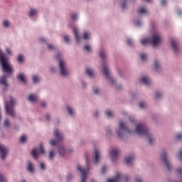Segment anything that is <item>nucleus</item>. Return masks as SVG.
<instances>
[{
  "mask_svg": "<svg viewBox=\"0 0 182 182\" xmlns=\"http://www.w3.org/2000/svg\"><path fill=\"white\" fill-rule=\"evenodd\" d=\"M46 120H49V119H50V117L49 116V114H47L46 116Z\"/></svg>",
  "mask_w": 182,
  "mask_h": 182,
  "instance_id": "obj_60",
  "label": "nucleus"
},
{
  "mask_svg": "<svg viewBox=\"0 0 182 182\" xmlns=\"http://www.w3.org/2000/svg\"><path fill=\"white\" fill-rule=\"evenodd\" d=\"M136 182H143V180L140 178H136Z\"/></svg>",
  "mask_w": 182,
  "mask_h": 182,
  "instance_id": "obj_54",
  "label": "nucleus"
},
{
  "mask_svg": "<svg viewBox=\"0 0 182 182\" xmlns=\"http://www.w3.org/2000/svg\"><path fill=\"white\" fill-rule=\"evenodd\" d=\"M17 60L18 62H19L20 63H21V62H23V57L22 56V55H19L17 58Z\"/></svg>",
  "mask_w": 182,
  "mask_h": 182,
  "instance_id": "obj_34",
  "label": "nucleus"
},
{
  "mask_svg": "<svg viewBox=\"0 0 182 182\" xmlns=\"http://www.w3.org/2000/svg\"><path fill=\"white\" fill-rule=\"evenodd\" d=\"M25 141H26V136L23 135L20 138V143H25Z\"/></svg>",
  "mask_w": 182,
  "mask_h": 182,
  "instance_id": "obj_32",
  "label": "nucleus"
},
{
  "mask_svg": "<svg viewBox=\"0 0 182 182\" xmlns=\"http://www.w3.org/2000/svg\"><path fill=\"white\" fill-rule=\"evenodd\" d=\"M94 93H95V95H98V94H99V90H97V89H94Z\"/></svg>",
  "mask_w": 182,
  "mask_h": 182,
  "instance_id": "obj_56",
  "label": "nucleus"
},
{
  "mask_svg": "<svg viewBox=\"0 0 182 182\" xmlns=\"http://www.w3.org/2000/svg\"><path fill=\"white\" fill-rule=\"evenodd\" d=\"M178 158L182 161V150L178 151Z\"/></svg>",
  "mask_w": 182,
  "mask_h": 182,
  "instance_id": "obj_44",
  "label": "nucleus"
},
{
  "mask_svg": "<svg viewBox=\"0 0 182 182\" xmlns=\"http://www.w3.org/2000/svg\"><path fill=\"white\" fill-rule=\"evenodd\" d=\"M161 36L159 33H156L154 34L151 39L144 38L141 40V45H147V43H150L153 46H157L161 43Z\"/></svg>",
  "mask_w": 182,
  "mask_h": 182,
  "instance_id": "obj_3",
  "label": "nucleus"
},
{
  "mask_svg": "<svg viewBox=\"0 0 182 182\" xmlns=\"http://www.w3.org/2000/svg\"><path fill=\"white\" fill-rule=\"evenodd\" d=\"M69 178H70V176H68V179L69 180Z\"/></svg>",
  "mask_w": 182,
  "mask_h": 182,
  "instance_id": "obj_63",
  "label": "nucleus"
},
{
  "mask_svg": "<svg viewBox=\"0 0 182 182\" xmlns=\"http://www.w3.org/2000/svg\"><path fill=\"white\" fill-rule=\"evenodd\" d=\"M74 35L76 42H79V41H80V37H79V31L77 28H74Z\"/></svg>",
  "mask_w": 182,
  "mask_h": 182,
  "instance_id": "obj_21",
  "label": "nucleus"
},
{
  "mask_svg": "<svg viewBox=\"0 0 182 182\" xmlns=\"http://www.w3.org/2000/svg\"><path fill=\"white\" fill-rule=\"evenodd\" d=\"M71 18L73 20L76 19L77 18V14H74L71 15Z\"/></svg>",
  "mask_w": 182,
  "mask_h": 182,
  "instance_id": "obj_48",
  "label": "nucleus"
},
{
  "mask_svg": "<svg viewBox=\"0 0 182 182\" xmlns=\"http://www.w3.org/2000/svg\"><path fill=\"white\" fill-rule=\"evenodd\" d=\"M39 146V148H35L31 151V154L36 159H38V156H39V154H45V149L43 148V145L40 144Z\"/></svg>",
  "mask_w": 182,
  "mask_h": 182,
  "instance_id": "obj_6",
  "label": "nucleus"
},
{
  "mask_svg": "<svg viewBox=\"0 0 182 182\" xmlns=\"http://www.w3.org/2000/svg\"><path fill=\"white\" fill-rule=\"evenodd\" d=\"M40 79L39 77L34 75L33 76V83H38L39 82Z\"/></svg>",
  "mask_w": 182,
  "mask_h": 182,
  "instance_id": "obj_29",
  "label": "nucleus"
},
{
  "mask_svg": "<svg viewBox=\"0 0 182 182\" xmlns=\"http://www.w3.org/2000/svg\"><path fill=\"white\" fill-rule=\"evenodd\" d=\"M140 82L141 83H143L144 85H150L151 83V80H150V78L147 77H142L141 79H140Z\"/></svg>",
  "mask_w": 182,
  "mask_h": 182,
  "instance_id": "obj_18",
  "label": "nucleus"
},
{
  "mask_svg": "<svg viewBox=\"0 0 182 182\" xmlns=\"http://www.w3.org/2000/svg\"><path fill=\"white\" fill-rule=\"evenodd\" d=\"M38 12V11L35 10V9H31L30 11V13H29V16H33L34 15H36V13Z\"/></svg>",
  "mask_w": 182,
  "mask_h": 182,
  "instance_id": "obj_30",
  "label": "nucleus"
},
{
  "mask_svg": "<svg viewBox=\"0 0 182 182\" xmlns=\"http://www.w3.org/2000/svg\"><path fill=\"white\" fill-rule=\"evenodd\" d=\"M161 157L162 159V161H164V164L166 165L167 170H170V162L167 159V154L166 151L161 154Z\"/></svg>",
  "mask_w": 182,
  "mask_h": 182,
  "instance_id": "obj_13",
  "label": "nucleus"
},
{
  "mask_svg": "<svg viewBox=\"0 0 182 182\" xmlns=\"http://www.w3.org/2000/svg\"><path fill=\"white\" fill-rule=\"evenodd\" d=\"M106 114L107 117H113V112L112 111H107Z\"/></svg>",
  "mask_w": 182,
  "mask_h": 182,
  "instance_id": "obj_33",
  "label": "nucleus"
},
{
  "mask_svg": "<svg viewBox=\"0 0 182 182\" xmlns=\"http://www.w3.org/2000/svg\"><path fill=\"white\" fill-rule=\"evenodd\" d=\"M54 135H55V137L57 138V140L56 141H50V146H56V144H58V143H59V141H62L63 139V136H62V133H60L59 132V130L58 129H55L54 131Z\"/></svg>",
  "mask_w": 182,
  "mask_h": 182,
  "instance_id": "obj_7",
  "label": "nucleus"
},
{
  "mask_svg": "<svg viewBox=\"0 0 182 182\" xmlns=\"http://www.w3.org/2000/svg\"><path fill=\"white\" fill-rule=\"evenodd\" d=\"M146 2H151V0H144Z\"/></svg>",
  "mask_w": 182,
  "mask_h": 182,
  "instance_id": "obj_62",
  "label": "nucleus"
},
{
  "mask_svg": "<svg viewBox=\"0 0 182 182\" xmlns=\"http://www.w3.org/2000/svg\"><path fill=\"white\" fill-rule=\"evenodd\" d=\"M121 180L127 182L128 178L127 176L118 173L113 179H108L107 182H119Z\"/></svg>",
  "mask_w": 182,
  "mask_h": 182,
  "instance_id": "obj_10",
  "label": "nucleus"
},
{
  "mask_svg": "<svg viewBox=\"0 0 182 182\" xmlns=\"http://www.w3.org/2000/svg\"><path fill=\"white\" fill-rule=\"evenodd\" d=\"M124 132H127V133H132V132L129 131L127 127L124 125V123L123 122H120L119 129L117 132V134L119 137H122Z\"/></svg>",
  "mask_w": 182,
  "mask_h": 182,
  "instance_id": "obj_8",
  "label": "nucleus"
},
{
  "mask_svg": "<svg viewBox=\"0 0 182 182\" xmlns=\"http://www.w3.org/2000/svg\"><path fill=\"white\" fill-rule=\"evenodd\" d=\"M122 9H124V8H126V1H122Z\"/></svg>",
  "mask_w": 182,
  "mask_h": 182,
  "instance_id": "obj_45",
  "label": "nucleus"
},
{
  "mask_svg": "<svg viewBox=\"0 0 182 182\" xmlns=\"http://www.w3.org/2000/svg\"><path fill=\"white\" fill-rule=\"evenodd\" d=\"M176 139H177L178 140H181V139H182V135H181V134H178V135H176Z\"/></svg>",
  "mask_w": 182,
  "mask_h": 182,
  "instance_id": "obj_51",
  "label": "nucleus"
},
{
  "mask_svg": "<svg viewBox=\"0 0 182 182\" xmlns=\"http://www.w3.org/2000/svg\"><path fill=\"white\" fill-rule=\"evenodd\" d=\"M138 14H147V10L144 8H141L138 10Z\"/></svg>",
  "mask_w": 182,
  "mask_h": 182,
  "instance_id": "obj_28",
  "label": "nucleus"
},
{
  "mask_svg": "<svg viewBox=\"0 0 182 182\" xmlns=\"http://www.w3.org/2000/svg\"><path fill=\"white\" fill-rule=\"evenodd\" d=\"M166 4V0H161V4L164 5Z\"/></svg>",
  "mask_w": 182,
  "mask_h": 182,
  "instance_id": "obj_58",
  "label": "nucleus"
},
{
  "mask_svg": "<svg viewBox=\"0 0 182 182\" xmlns=\"http://www.w3.org/2000/svg\"><path fill=\"white\" fill-rule=\"evenodd\" d=\"M90 35L87 33V32H85L83 33V39H89Z\"/></svg>",
  "mask_w": 182,
  "mask_h": 182,
  "instance_id": "obj_38",
  "label": "nucleus"
},
{
  "mask_svg": "<svg viewBox=\"0 0 182 182\" xmlns=\"http://www.w3.org/2000/svg\"><path fill=\"white\" fill-rule=\"evenodd\" d=\"M6 52L9 55H12L11 52V50L9 48H6Z\"/></svg>",
  "mask_w": 182,
  "mask_h": 182,
  "instance_id": "obj_55",
  "label": "nucleus"
},
{
  "mask_svg": "<svg viewBox=\"0 0 182 182\" xmlns=\"http://www.w3.org/2000/svg\"><path fill=\"white\" fill-rule=\"evenodd\" d=\"M28 100L30 102H36V100H38V97H36V96H35L33 95H30L28 96Z\"/></svg>",
  "mask_w": 182,
  "mask_h": 182,
  "instance_id": "obj_23",
  "label": "nucleus"
},
{
  "mask_svg": "<svg viewBox=\"0 0 182 182\" xmlns=\"http://www.w3.org/2000/svg\"><path fill=\"white\" fill-rule=\"evenodd\" d=\"M154 65L155 70H159V68H160V65H159V63H157V61H155Z\"/></svg>",
  "mask_w": 182,
  "mask_h": 182,
  "instance_id": "obj_37",
  "label": "nucleus"
},
{
  "mask_svg": "<svg viewBox=\"0 0 182 182\" xmlns=\"http://www.w3.org/2000/svg\"><path fill=\"white\" fill-rule=\"evenodd\" d=\"M54 156H55V151H50L49 159H53Z\"/></svg>",
  "mask_w": 182,
  "mask_h": 182,
  "instance_id": "obj_40",
  "label": "nucleus"
},
{
  "mask_svg": "<svg viewBox=\"0 0 182 182\" xmlns=\"http://www.w3.org/2000/svg\"><path fill=\"white\" fill-rule=\"evenodd\" d=\"M77 170L81 172V182H86V175L87 174V171H89V168H82L78 166Z\"/></svg>",
  "mask_w": 182,
  "mask_h": 182,
  "instance_id": "obj_12",
  "label": "nucleus"
},
{
  "mask_svg": "<svg viewBox=\"0 0 182 182\" xmlns=\"http://www.w3.org/2000/svg\"><path fill=\"white\" fill-rule=\"evenodd\" d=\"M0 85H3L4 86V90H6L8 88V83L6 82V76L4 75L0 78Z\"/></svg>",
  "mask_w": 182,
  "mask_h": 182,
  "instance_id": "obj_15",
  "label": "nucleus"
},
{
  "mask_svg": "<svg viewBox=\"0 0 182 182\" xmlns=\"http://www.w3.org/2000/svg\"><path fill=\"white\" fill-rule=\"evenodd\" d=\"M0 63L2 68V71L4 73H12L14 72V68L8 62V59L5 58V55L2 53V51L0 50Z\"/></svg>",
  "mask_w": 182,
  "mask_h": 182,
  "instance_id": "obj_2",
  "label": "nucleus"
},
{
  "mask_svg": "<svg viewBox=\"0 0 182 182\" xmlns=\"http://www.w3.org/2000/svg\"><path fill=\"white\" fill-rule=\"evenodd\" d=\"M171 48L175 53L180 52V43L177 41L172 39L171 40Z\"/></svg>",
  "mask_w": 182,
  "mask_h": 182,
  "instance_id": "obj_11",
  "label": "nucleus"
},
{
  "mask_svg": "<svg viewBox=\"0 0 182 182\" xmlns=\"http://www.w3.org/2000/svg\"><path fill=\"white\" fill-rule=\"evenodd\" d=\"M112 160H114L115 159H117V156H119V150L118 149H113L110 152Z\"/></svg>",
  "mask_w": 182,
  "mask_h": 182,
  "instance_id": "obj_17",
  "label": "nucleus"
},
{
  "mask_svg": "<svg viewBox=\"0 0 182 182\" xmlns=\"http://www.w3.org/2000/svg\"><path fill=\"white\" fill-rule=\"evenodd\" d=\"M94 156L95 157L93 159V161L97 164V163H99V157H100V153L99 152V150H95Z\"/></svg>",
  "mask_w": 182,
  "mask_h": 182,
  "instance_id": "obj_16",
  "label": "nucleus"
},
{
  "mask_svg": "<svg viewBox=\"0 0 182 182\" xmlns=\"http://www.w3.org/2000/svg\"><path fill=\"white\" fill-rule=\"evenodd\" d=\"M0 153L1 160H4L8 153V149L4 145L0 144Z\"/></svg>",
  "mask_w": 182,
  "mask_h": 182,
  "instance_id": "obj_14",
  "label": "nucleus"
},
{
  "mask_svg": "<svg viewBox=\"0 0 182 182\" xmlns=\"http://www.w3.org/2000/svg\"><path fill=\"white\" fill-rule=\"evenodd\" d=\"M140 56H141V60H146V59H147V55L144 53L141 54Z\"/></svg>",
  "mask_w": 182,
  "mask_h": 182,
  "instance_id": "obj_36",
  "label": "nucleus"
},
{
  "mask_svg": "<svg viewBox=\"0 0 182 182\" xmlns=\"http://www.w3.org/2000/svg\"><path fill=\"white\" fill-rule=\"evenodd\" d=\"M136 133L140 136H146L149 144H151L153 137H151V134L149 132V129H147V127L144 124H139L136 126Z\"/></svg>",
  "mask_w": 182,
  "mask_h": 182,
  "instance_id": "obj_1",
  "label": "nucleus"
},
{
  "mask_svg": "<svg viewBox=\"0 0 182 182\" xmlns=\"http://www.w3.org/2000/svg\"><path fill=\"white\" fill-rule=\"evenodd\" d=\"M67 110L71 116H73V109L70 107H67Z\"/></svg>",
  "mask_w": 182,
  "mask_h": 182,
  "instance_id": "obj_31",
  "label": "nucleus"
},
{
  "mask_svg": "<svg viewBox=\"0 0 182 182\" xmlns=\"http://www.w3.org/2000/svg\"><path fill=\"white\" fill-rule=\"evenodd\" d=\"M176 173L177 174H182V168L177 169Z\"/></svg>",
  "mask_w": 182,
  "mask_h": 182,
  "instance_id": "obj_52",
  "label": "nucleus"
},
{
  "mask_svg": "<svg viewBox=\"0 0 182 182\" xmlns=\"http://www.w3.org/2000/svg\"><path fill=\"white\" fill-rule=\"evenodd\" d=\"M59 154L61 157H63L65 156V148L60 147L59 148Z\"/></svg>",
  "mask_w": 182,
  "mask_h": 182,
  "instance_id": "obj_24",
  "label": "nucleus"
},
{
  "mask_svg": "<svg viewBox=\"0 0 182 182\" xmlns=\"http://www.w3.org/2000/svg\"><path fill=\"white\" fill-rule=\"evenodd\" d=\"M0 182H6V178H5L2 174H0Z\"/></svg>",
  "mask_w": 182,
  "mask_h": 182,
  "instance_id": "obj_35",
  "label": "nucleus"
},
{
  "mask_svg": "<svg viewBox=\"0 0 182 182\" xmlns=\"http://www.w3.org/2000/svg\"><path fill=\"white\" fill-rule=\"evenodd\" d=\"M15 100L12 98V97H10V101L9 102H6L5 109L7 114L9 116H11V117H15L16 116V112H15Z\"/></svg>",
  "mask_w": 182,
  "mask_h": 182,
  "instance_id": "obj_4",
  "label": "nucleus"
},
{
  "mask_svg": "<svg viewBox=\"0 0 182 182\" xmlns=\"http://www.w3.org/2000/svg\"><path fill=\"white\" fill-rule=\"evenodd\" d=\"M133 160H134V156H131L127 157L125 159V163H126V164H127V166H130V164H132V161H133Z\"/></svg>",
  "mask_w": 182,
  "mask_h": 182,
  "instance_id": "obj_20",
  "label": "nucleus"
},
{
  "mask_svg": "<svg viewBox=\"0 0 182 182\" xmlns=\"http://www.w3.org/2000/svg\"><path fill=\"white\" fill-rule=\"evenodd\" d=\"M40 42L42 43V42H46V40L44 38H40Z\"/></svg>",
  "mask_w": 182,
  "mask_h": 182,
  "instance_id": "obj_59",
  "label": "nucleus"
},
{
  "mask_svg": "<svg viewBox=\"0 0 182 182\" xmlns=\"http://www.w3.org/2000/svg\"><path fill=\"white\" fill-rule=\"evenodd\" d=\"M64 41L65 42H69V36H64Z\"/></svg>",
  "mask_w": 182,
  "mask_h": 182,
  "instance_id": "obj_50",
  "label": "nucleus"
},
{
  "mask_svg": "<svg viewBox=\"0 0 182 182\" xmlns=\"http://www.w3.org/2000/svg\"><path fill=\"white\" fill-rule=\"evenodd\" d=\"M57 60H59V68L60 70V74L62 76H68L69 75V72L68 71V69H66V67L65 66V61L62 60L60 54H58L56 55Z\"/></svg>",
  "mask_w": 182,
  "mask_h": 182,
  "instance_id": "obj_5",
  "label": "nucleus"
},
{
  "mask_svg": "<svg viewBox=\"0 0 182 182\" xmlns=\"http://www.w3.org/2000/svg\"><path fill=\"white\" fill-rule=\"evenodd\" d=\"M4 127H9V126H11V122H9V119L4 120Z\"/></svg>",
  "mask_w": 182,
  "mask_h": 182,
  "instance_id": "obj_27",
  "label": "nucleus"
},
{
  "mask_svg": "<svg viewBox=\"0 0 182 182\" xmlns=\"http://www.w3.org/2000/svg\"><path fill=\"white\" fill-rule=\"evenodd\" d=\"M161 96V94H160V92H156V98L159 99V97H160Z\"/></svg>",
  "mask_w": 182,
  "mask_h": 182,
  "instance_id": "obj_53",
  "label": "nucleus"
},
{
  "mask_svg": "<svg viewBox=\"0 0 182 182\" xmlns=\"http://www.w3.org/2000/svg\"><path fill=\"white\" fill-rule=\"evenodd\" d=\"M100 56L101 59L105 60L106 59V53H105V51H100Z\"/></svg>",
  "mask_w": 182,
  "mask_h": 182,
  "instance_id": "obj_26",
  "label": "nucleus"
},
{
  "mask_svg": "<svg viewBox=\"0 0 182 182\" xmlns=\"http://www.w3.org/2000/svg\"><path fill=\"white\" fill-rule=\"evenodd\" d=\"M102 71L104 73V76H105L107 79H109L111 83H114V80H113V78L110 77V74H109V68H107V64L102 65Z\"/></svg>",
  "mask_w": 182,
  "mask_h": 182,
  "instance_id": "obj_9",
  "label": "nucleus"
},
{
  "mask_svg": "<svg viewBox=\"0 0 182 182\" xmlns=\"http://www.w3.org/2000/svg\"><path fill=\"white\" fill-rule=\"evenodd\" d=\"M97 114H99V113H98L97 112H95L94 113L93 116H94L95 117H96V116H97Z\"/></svg>",
  "mask_w": 182,
  "mask_h": 182,
  "instance_id": "obj_61",
  "label": "nucleus"
},
{
  "mask_svg": "<svg viewBox=\"0 0 182 182\" xmlns=\"http://www.w3.org/2000/svg\"><path fill=\"white\" fill-rule=\"evenodd\" d=\"M146 103H144V102H141V103L139 104V107H140V109H144V108L146 107Z\"/></svg>",
  "mask_w": 182,
  "mask_h": 182,
  "instance_id": "obj_39",
  "label": "nucleus"
},
{
  "mask_svg": "<svg viewBox=\"0 0 182 182\" xmlns=\"http://www.w3.org/2000/svg\"><path fill=\"white\" fill-rule=\"evenodd\" d=\"M84 49L85 50H87V52H90L91 48L88 45H87V46H85Z\"/></svg>",
  "mask_w": 182,
  "mask_h": 182,
  "instance_id": "obj_42",
  "label": "nucleus"
},
{
  "mask_svg": "<svg viewBox=\"0 0 182 182\" xmlns=\"http://www.w3.org/2000/svg\"><path fill=\"white\" fill-rule=\"evenodd\" d=\"M86 73L88 76H92L93 75V70L90 68L86 69Z\"/></svg>",
  "mask_w": 182,
  "mask_h": 182,
  "instance_id": "obj_25",
  "label": "nucleus"
},
{
  "mask_svg": "<svg viewBox=\"0 0 182 182\" xmlns=\"http://www.w3.org/2000/svg\"><path fill=\"white\" fill-rule=\"evenodd\" d=\"M45 167H46L45 164L43 163H41L40 165V168L41 170H45Z\"/></svg>",
  "mask_w": 182,
  "mask_h": 182,
  "instance_id": "obj_47",
  "label": "nucleus"
},
{
  "mask_svg": "<svg viewBox=\"0 0 182 182\" xmlns=\"http://www.w3.org/2000/svg\"><path fill=\"white\" fill-rule=\"evenodd\" d=\"M27 169L28 171H30V173L33 172V165H32V163H31V161H28V164L27 165Z\"/></svg>",
  "mask_w": 182,
  "mask_h": 182,
  "instance_id": "obj_22",
  "label": "nucleus"
},
{
  "mask_svg": "<svg viewBox=\"0 0 182 182\" xmlns=\"http://www.w3.org/2000/svg\"><path fill=\"white\" fill-rule=\"evenodd\" d=\"M41 106L43 107H46V103L45 102H41Z\"/></svg>",
  "mask_w": 182,
  "mask_h": 182,
  "instance_id": "obj_57",
  "label": "nucleus"
},
{
  "mask_svg": "<svg viewBox=\"0 0 182 182\" xmlns=\"http://www.w3.org/2000/svg\"><path fill=\"white\" fill-rule=\"evenodd\" d=\"M17 79H18L21 83H26V78H25V76L22 73L18 75Z\"/></svg>",
  "mask_w": 182,
  "mask_h": 182,
  "instance_id": "obj_19",
  "label": "nucleus"
},
{
  "mask_svg": "<svg viewBox=\"0 0 182 182\" xmlns=\"http://www.w3.org/2000/svg\"><path fill=\"white\" fill-rule=\"evenodd\" d=\"M4 26H5V28H8V26H9V21H4Z\"/></svg>",
  "mask_w": 182,
  "mask_h": 182,
  "instance_id": "obj_41",
  "label": "nucleus"
},
{
  "mask_svg": "<svg viewBox=\"0 0 182 182\" xmlns=\"http://www.w3.org/2000/svg\"><path fill=\"white\" fill-rule=\"evenodd\" d=\"M127 43L128 45H132L133 44V41H132V39L129 38L127 40Z\"/></svg>",
  "mask_w": 182,
  "mask_h": 182,
  "instance_id": "obj_46",
  "label": "nucleus"
},
{
  "mask_svg": "<svg viewBox=\"0 0 182 182\" xmlns=\"http://www.w3.org/2000/svg\"><path fill=\"white\" fill-rule=\"evenodd\" d=\"M106 172V167L103 166L101 169V173L103 174Z\"/></svg>",
  "mask_w": 182,
  "mask_h": 182,
  "instance_id": "obj_49",
  "label": "nucleus"
},
{
  "mask_svg": "<svg viewBox=\"0 0 182 182\" xmlns=\"http://www.w3.org/2000/svg\"><path fill=\"white\" fill-rule=\"evenodd\" d=\"M48 49H50V50H55V48L54 47L53 45H48Z\"/></svg>",
  "mask_w": 182,
  "mask_h": 182,
  "instance_id": "obj_43",
  "label": "nucleus"
},
{
  "mask_svg": "<svg viewBox=\"0 0 182 182\" xmlns=\"http://www.w3.org/2000/svg\"><path fill=\"white\" fill-rule=\"evenodd\" d=\"M140 24V23H137V25H139Z\"/></svg>",
  "mask_w": 182,
  "mask_h": 182,
  "instance_id": "obj_64",
  "label": "nucleus"
}]
</instances>
